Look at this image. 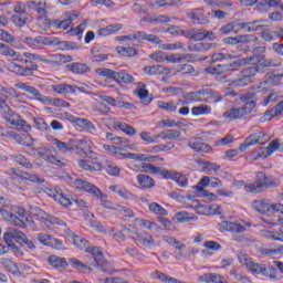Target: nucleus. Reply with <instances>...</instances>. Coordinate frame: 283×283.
I'll list each match as a JSON object with an SVG mask.
<instances>
[{"instance_id":"obj_21","label":"nucleus","mask_w":283,"mask_h":283,"mask_svg":"<svg viewBox=\"0 0 283 283\" xmlns=\"http://www.w3.org/2000/svg\"><path fill=\"white\" fill-rule=\"evenodd\" d=\"M36 156L43 158V160H48L51 165H59L61 166V160H59L54 155H52V150L48 147H42L36 150Z\"/></svg>"},{"instance_id":"obj_50","label":"nucleus","mask_w":283,"mask_h":283,"mask_svg":"<svg viewBox=\"0 0 283 283\" xmlns=\"http://www.w3.org/2000/svg\"><path fill=\"white\" fill-rule=\"evenodd\" d=\"M75 149H81L84 154H87L92 149V144L85 138L74 140Z\"/></svg>"},{"instance_id":"obj_55","label":"nucleus","mask_w":283,"mask_h":283,"mask_svg":"<svg viewBox=\"0 0 283 283\" xmlns=\"http://www.w3.org/2000/svg\"><path fill=\"white\" fill-rule=\"evenodd\" d=\"M158 222L165 231H176V226L174 224V221L167 218L159 217Z\"/></svg>"},{"instance_id":"obj_24","label":"nucleus","mask_w":283,"mask_h":283,"mask_svg":"<svg viewBox=\"0 0 283 283\" xmlns=\"http://www.w3.org/2000/svg\"><path fill=\"white\" fill-rule=\"evenodd\" d=\"M0 264L2 268L6 269V271L11 273L12 275H15V277H19V275H21V271H19V266H17V263H14V261H12L11 259L2 258L0 260Z\"/></svg>"},{"instance_id":"obj_15","label":"nucleus","mask_w":283,"mask_h":283,"mask_svg":"<svg viewBox=\"0 0 283 283\" xmlns=\"http://www.w3.org/2000/svg\"><path fill=\"white\" fill-rule=\"evenodd\" d=\"M3 118L9 125H13V127H25V129H30V126H28V123L19 114H15L10 109V106L2 113Z\"/></svg>"},{"instance_id":"obj_49","label":"nucleus","mask_w":283,"mask_h":283,"mask_svg":"<svg viewBox=\"0 0 283 283\" xmlns=\"http://www.w3.org/2000/svg\"><path fill=\"white\" fill-rule=\"evenodd\" d=\"M117 83H134V76L127 72H115V78Z\"/></svg>"},{"instance_id":"obj_61","label":"nucleus","mask_w":283,"mask_h":283,"mask_svg":"<svg viewBox=\"0 0 283 283\" xmlns=\"http://www.w3.org/2000/svg\"><path fill=\"white\" fill-rule=\"evenodd\" d=\"M260 67L262 66H252V67H248V69H244L241 74H243L245 77L249 78V81H251V78H253V76H255L258 74V72H260Z\"/></svg>"},{"instance_id":"obj_8","label":"nucleus","mask_w":283,"mask_h":283,"mask_svg":"<svg viewBox=\"0 0 283 283\" xmlns=\"http://www.w3.org/2000/svg\"><path fill=\"white\" fill-rule=\"evenodd\" d=\"M116 146L103 145V149L109 156H114L116 158V154H123L125 149H130V151H138V144L123 137H117Z\"/></svg>"},{"instance_id":"obj_11","label":"nucleus","mask_w":283,"mask_h":283,"mask_svg":"<svg viewBox=\"0 0 283 283\" xmlns=\"http://www.w3.org/2000/svg\"><path fill=\"white\" fill-rule=\"evenodd\" d=\"M256 181L254 184L244 186V191L248 193H260L264 187H275L277 185L275 179L266 177L264 174L259 172L256 176Z\"/></svg>"},{"instance_id":"obj_32","label":"nucleus","mask_w":283,"mask_h":283,"mask_svg":"<svg viewBox=\"0 0 283 283\" xmlns=\"http://www.w3.org/2000/svg\"><path fill=\"white\" fill-rule=\"evenodd\" d=\"M188 18L191 19L192 21H196L200 25H205L209 23V19L205 17V12L202 11V9H197L192 12H189Z\"/></svg>"},{"instance_id":"obj_27","label":"nucleus","mask_w":283,"mask_h":283,"mask_svg":"<svg viewBox=\"0 0 283 283\" xmlns=\"http://www.w3.org/2000/svg\"><path fill=\"white\" fill-rule=\"evenodd\" d=\"M198 282H205V283H223L224 276L218 274V273H206L200 276H198Z\"/></svg>"},{"instance_id":"obj_4","label":"nucleus","mask_w":283,"mask_h":283,"mask_svg":"<svg viewBox=\"0 0 283 283\" xmlns=\"http://www.w3.org/2000/svg\"><path fill=\"white\" fill-rule=\"evenodd\" d=\"M23 56H25V59L23 57H17V61H20L21 63H24L25 65H28V63H30V66L23 67L19 64H17L15 62H10L7 64V70H9V72H12L13 74H17L18 76H31V74L33 72H36L38 66L34 62L32 61H36V59H39V56L32 54V53H23Z\"/></svg>"},{"instance_id":"obj_33","label":"nucleus","mask_w":283,"mask_h":283,"mask_svg":"<svg viewBox=\"0 0 283 283\" xmlns=\"http://www.w3.org/2000/svg\"><path fill=\"white\" fill-rule=\"evenodd\" d=\"M50 266L54 269H67L69 264L65 258H60L57 255H51L48 260Z\"/></svg>"},{"instance_id":"obj_26","label":"nucleus","mask_w":283,"mask_h":283,"mask_svg":"<svg viewBox=\"0 0 283 283\" xmlns=\"http://www.w3.org/2000/svg\"><path fill=\"white\" fill-rule=\"evenodd\" d=\"M174 220L179 224H185V222H191V221L198 220V217L191 212L179 211L175 213Z\"/></svg>"},{"instance_id":"obj_51","label":"nucleus","mask_w":283,"mask_h":283,"mask_svg":"<svg viewBox=\"0 0 283 283\" xmlns=\"http://www.w3.org/2000/svg\"><path fill=\"white\" fill-rule=\"evenodd\" d=\"M260 23H264V20L249 22V23H241L240 28L241 30H244L245 32H255V30H259V28H262Z\"/></svg>"},{"instance_id":"obj_47","label":"nucleus","mask_w":283,"mask_h":283,"mask_svg":"<svg viewBox=\"0 0 283 283\" xmlns=\"http://www.w3.org/2000/svg\"><path fill=\"white\" fill-rule=\"evenodd\" d=\"M164 32H167L168 34H171L172 36L182 35L186 36V39H191V36L187 35L188 32H191V30H182L176 25H170L165 30Z\"/></svg>"},{"instance_id":"obj_20","label":"nucleus","mask_w":283,"mask_h":283,"mask_svg":"<svg viewBox=\"0 0 283 283\" xmlns=\"http://www.w3.org/2000/svg\"><path fill=\"white\" fill-rule=\"evenodd\" d=\"M187 36H190L192 41H205L208 39L209 41H214L216 33L213 31H203L200 32L197 29H191L190 32L186 33Z\"/></svg>"},{"instance_id":"obj_30","label":"nucleus","mask_w":283,"mask_h":283,"mask_svg":"<svg viewBox=\"0 0 283 283\" xmlns=\"http://www.w3.org/2000/svg\"><path fill=\"white\" fill-rule=\"evenodd\" d=\"M277 116H283V102L279 103L272 109L268 111L263 115L262 120L263 122L271 120L272 118H275Z\"/></svg>"},{"instance_id":"obj_60","label":"nucleus","mask_w":283,"mask_h":283,"mask_svg":"<svg viewBox=\"0 0 283 283\" xmlns=\"http://www.w3.org/2000/svg\"><path fill=\"white\" fill-rule=\"evenodd\" d=\"M36 238H38V242H40V244H43V247H50V244H52V240L54 237H52L48 233H38Z\"/></svg>"},{"instance_id":"obj_62","label":"nucleus","mask_w":283,"mask_h":283,"mask_svg":"<svg viewBox=\"0 0 283 283\" xmlns=\"http://www.w3.org/2000/svg\"><path fill=\"white\" fill-rule=\"evenodd\" d=\"M160 70H163V65H151V66L144 67V72L148 76H156L157 74H160Z\"/></svg>"},{"instance_id":"obj_17","label":"nucleus","mask_w":283,"mask_h":283,"mask_svg":"<svg viewBox=\"0 0 283 283\" xmlns=\"http://www.w3.org/2000/svg\"><path fill=\"white\" fill-rule=\"evenodd\" d=\"M49 196L59 202L62 207H72V200L67 196V193L63 192V190L55 188L48 190Z\"/></svg>"},{"instance_id":"obj_43","label":"nucleus","mask_w":283,"mask_h":283,"mask_svg":"<svg viewBox=\"0 0 283 283\" xmlns=\"http://www.w3.org/2000/svg\"><path fill=\"white\" fill-rule=\"evenodd\" d=\"M69 70L73 72V74H87L90 66L83 63H72L69 65Z\"/></svg>"},{"instance_id":"obj_48","label":"nucleus","mask_w":283,"mask_h":283,"mask_svg":"<svg viewBox=\"0 0 283 283\" xmlns=\"http://www.w3.org/2000/svg\"><path fill=\"white\" fill-rule=\"evenodd\" d=\"M148 209L150 211V213H154L155 216H168L169 212H167L166 209L163 208V206H160L159 203L157 202H150L148 205Z\"/></svg>"},{"instance_id":"obj_31","label":"nucleus","mask_w":283,"mask_h":283,"mask_svg":"<svg viewBox=\"0 0 283 283\" xmlns=\"http://www.w3.org/2000/svg\"><path fill=\"white\" fill-rule=\"evenodd\" d=\"M28 7L31 10H35L40 17L48 15V3L45 2L29 1Z\"/></svg>"},{"instance_id":"obj_7","label":"nucleus","mask_w":283,"mask_h":283,"mask_svg":"<svg viewBox=\"0 0 283 283\" xmlns=\"http://www.w3.org/2000/svg\"><path fill=\"white\" fill-rule=\"evenodd\" d=\"M30 213L33 216V218H36L39 222L42 224V227L50 228V224L54 226L57 224L59 227H66L67 223L65 221L49 214L48 212L43 211L41 208L36 206L30 207Z\"/></svg>"},{"instance_id":"obj_56","label":"nucleus","mask_w":283,"mask_h":283,"mask_svg":"<svg viewBox=\"0 0 283 283\" xmlns=\"http://www.w3.org/2000/svg\"><path fill=\"white\" fill-rule=\"evenodd\" d=\"M279 99H280V92L273 91L261 101V105L263 107H266L270 103H275V101H279Z\"/></svg>"},{"instance_id":"obj_54","label":"nucleus","mask_w":283,"mask_h":283,"mask_svg":"<svg viewBox=\"0 0 283 283\" xmlns=\"http://www.w3.org/2000/svg\"><path fill=\"white\" fill-rule=\"evenodd\" d=\"M116 52L118 56H136V49L130 46H116Z\"/></svg>"},{"instance_id":"obj_9","label":"nucleus","mask_w":283,"mask_h":283,"mask_svg":"<svg viewBox=\"0 0 283 283\" xmlns=\"http://www.w3.org/2000/svg\"><path fill=\"white\" fill-rule=\"evenodd\" d=\"M139 38L153 43L154 45H158L159 50H164L166 52H174L176 50H185V43L181 41H176L174 43H163L160 38L154 34H147L146 32L139 33Z\"/></svg>"},{"instance_id":"obj_45","label":"nucleus","mask_w":283,"mask_h":283,"mask_svg":"<svg viewBox=\"0 0 283 283\" xmlns=\"http://www.w3.org/2000/svg\"><path fill=\"white\" fill-rule=\"evenodd\" d=\"M191 209H195V211L199 213V216H211V212L209 211V206H205L198 200L192 201Z\"/></svg>"},{"instance_id":"obj_41","label":"nucleus","mask_w":283,"mask_h":283,"mask_svg":"<svg viewBox=\"0 0 283 283\" xmlns=\"http://www.w3.org/2000/svg\"><path fill=\"white\" fill-rule=\"evenodd\" d=\"M27 92L28 94L33 95L34 101H39V103L48 104L50 101L49 96L41 94V92H39V90H36V87L34 86H29V90Z\"/></svg>"},{"instance_id":"obj_1","label":"nucleus","mask_w":283,"mask_h":283,"mask_svg":"<svg viewBox=\"0 0 283 283\" xmlns=\"http://www.w3.org/2000/svg\"><path fill=\"white\" fill-rule=\"evenodd\" d=\"M65 237L67 240L72 241L74 247L76 249H80V251H85L86 253H92L95 263H93V266H97L98 269H102L104 273H114V269L112 268V263L107 262L105 258L103 256V251L101 248H90L87 247V241L85 239H82L81 237L74 234L70 229H66L64 231Z\"/></svg>"},{"instance_id":"obj_5","label":"nucleus","mask_w":283,"mask_h":283,"mask_svg":"<svg viewBox=\"0 0 283 283\" xmlns=\"http://www.w3.org/2000/svg\"><path fill=\"white\" fill-rule=\"evenodd\" d=\"M65 180L66 182H69V185H71V187L76 189V191H85L86 193H90L94 198H103V191H101L99 188L96 187V185L87 181V179L65 175Z\"/></svg>"},{"instance_id":"obj_29","label":"nucleus","mask_w":283,"mask_h":283,"mask_svg":"<svg viewBox=\"0 0 283 283\" xmlns=\"http://www.w3.org/2000/svg\"><path fill=\"white\" fill-rule=\"evenodd\" d=\"M123 30V24L117 23V24H109L107 27L101 28L97 31V34L99 36H109V34H116V32H120Z\"/></svg>"},{"instance_id":"obj_57","label":"nucleus","mask_w":283,"mask_h":283,"mask_svg":"<svg viewBox=\"0 0 283 283\" xmlns=\"http://www.w3.org/2000/svg\"><path fill=\"white\" fill-rule=\"evenodd\" d=\"M251 80H249L248 77H245L242 73H241V77L233 80L230 85L232 87H247V85H250Z\"/></svg>"},{"instance_id":"obj_19","label":"nucleus","mask_w":283,"mask_h":283,"mask_svg":"<svg viewBox=\"0 0 283 283\" xmlns=\"http://www.w3.org/2000/svg\"><path fill=\"white\" fill-rule=\"evenodd\" d=\"M163 178L165 180H174L179 185V187H187L189 181L187 180V176H185L182 172H176L174 170H168L165 168Z\"/></svg>"},{"instance_id":"obj_18","label":"nucleus","mask_w":283,"mask_h":283,"mask_svg":"<svg viewBox=\"0 0 283 283\" xmlns=\"http://www.w3.org/2000/svg\"><path fill=\"white\" fill-rule=\"evenodd\" d=\"M77 165L80 169H84V171H101V169H103V165L98 163V159L93 157L80 159Z\"/></svg>"},{"instance_id":"obj_64","label":"nucleus","mask_w":283,"mask_h":283,"mask_svg":"<svg viewBox=\"0 0 283 283\" xmlns=\"http://www.w3.org/2000/svg\"><path fill=\"white\" fill-rule=\"evenodd\" d=\"M0 94H1V96H4L6 98H19V96H23V95H19L17 93V91L12 87L2 88V92Z\"/></svg>"},{"instance_id":"obj_35","label":"nucleus","mask_w":283,"mask_h":283,"mask_svg":"<svg viewBox=\"0 0 283 283\" xmlns=\"http://www.w3.org/2000/svg\"><path fill=\"white\" fill-rule=\"evenodd\" d=\"M52 90L55 94H74V92H76V88L70 84L53 85Z\"/></svg>"},{"instance_id":"obj_52","label":"nucleus","mask_w":283,"mask_h":283,"mask_svg":"<svg viewBox=\"0 0 283 283\" xmlns=\"http://www.w3.org/2000/svg\"><path fill=\"white\" fill-rule=\"evenodd\" d=\"M261 39H263V41L271 42L275 41V39H280V34L277 31L265 29L261 32Z\"/></svg>"},{"instance_id":"obj_13","label":"nucleus","mask_w":283,"mask_h":283,"mask_svg":"<svg viewBox=\"0 0 283 283\" xmlns=\"http://www.w3.org/2000/svg\"><path fill=\"white\" fill-rule=\"evenodd\" d=\"M243 61H245V65H249L252 63V65H256L258 67H280L282 65V62L277 59H264V55H253L250 57H243Z\"/></svg>"},{"instance_id":"obj_39","label":"nucleus","mask_w":283,"mask_h":283,"mask_svg":"<svg viewBox=\"0 0 283 283\" xmlns=\"http://www.w3.org/2000/svg\"><path fill=\"white\" fill-rule=\"evenodd\" d=\"M142 169L145 174H154L155 176H161V178L165 174V168L156 167L151 164H143Z\"/></svg>"},{"instance_id":"obj_3","label":"nucleus","mask_w":283,"mask_h":283,"mask_svg":"<svg viewBox=\"0 0 283 283\" xmlns=\"http://www.w3.org/2000/svg\"><path fill=\"white\" fill-rule=\"evenodd\" d=\"M8 200L6 198L0 197V214L2 216L3 220L10 222L13 227H19V229H31L32 231H36V223L32 220V217H28L25 214V209L21 207H13V212H9L3 208L8 207Z\"/></svg>"},{"instance_id":"obj_59","label":"nucleus","mask_w":283,"mask_h":283,"mask_svg":"<svg viewBox=\"0 0 283 283\" xmlns=\"http://www.w3.org/2000/svg\"><path fill=\"white\" fill-rule=\"evenodd\" d=\"M245 269L251 271L252 273L256 275H262V271L264 270V265H260L258 263H253V261H250L247 263Z\"/></svg>"},{"instance_id":"obj_38","label":"nucleus","mask_w":283,"mask_h":283,"mask_svg":"<svg viewBox=\"0 0 283 283\" xmlns=\"http://www.w3.org/2000/svg\"><path fill=\"white\" fill-rule=\"evenodd\" d=\"M226 45H238V43H249V36L247 35H237L228 36L222 40Z\"/></svg>"},{"instance_id":"obj_63","label":"nucleus","mask_w":283,"mask_h":283,"mask_svg":"<svg viewBox=\"0 0 283 283\" xmlns=\"http://www.w3.org/2000/svg\"><path fill=\"white\" fill-rule=\"evenodd\" d=\"M218 169H220V166L216 163H211V161H202L201 163L202 171H218Z\"/></svg>"},{"instance_id":"obj_25","label":"nucleus","mask_w":283,"mask_h":283,"mask_svg":"<svg viewBox=\"0 0 283 283\" xmlns=\"http://www.w3.org/2000/svg\"><path fill=\"white\" fill-rule=\"evenodd\" d=\"M271 140V136L266 133H256L248 137L249 145H264Z\"/></svg>"},{"instance_id":"obj_53","label":"nucleus","mask_w":283,"mask_h":283,"mask_svg":"<svg viewBox=\"0 0 283 283\" xmlns=\"http://www.w3.org/2000/svg\"><path fill=\"white\" fill-rule=\"evenodd\" d=\"M210 182H211V178L205 176V177H202V178L200 179V181L198 182V185H196V186L192 187V189H196V191H197L198 193H205V191H207V190L205 189V187H209Z\"/></svg>"},{"instance_id":"obj_14","label":"nucleus","mask_w":283,"mask_h":283,"mask_svg":"<svg viewBox=\"0 0 283 283\" xmlns=\"http://www.w3.org/2000/svg\"><path fill=\"white\" fill-rule=\"evenodd\" d=\"M105 125L107 127H113V129H119L123 134L127 136H136V128L129 126L127 123L120 122L116 118H105Z\"/></svg>"},{"instance_id":"obj_46","label":"nucleus","mask_w":283,"mask_h":283,"mask_svg":"<svg viewBox=\"0 0 283 283\" xmlns=\"http://www.w3.org/2000/svg\"><path fill=\"white\" fill-rule=\"evenodd\" d=\"M280 3H282L281 0H261L258 8L261 12H264V10H269V8H279Z\"/></svg>"},{"instance_id":"obj_12","label":"nucleus","mask_w":283,"mask_h":283,"mask_svg":"<svg viewBox=\"0 0 283 283\" xmlns=\"http://www.w3.org/2000/svg\"><path fill=\"white\" fill-rule=\"evenodd\" d=\"M243 65H247V60L242 57L231 64H219L217 66L207 67L205 72H207V74H224V72H235L238 67H242Z\"/></svg>"},{"instance_id":"obj_34","label":"nucleus","mask_w":283,"mask_h":283,"mask_svg":"<svg viewBox=\"0 0 283 283\" xmlns=\"http://www.w3.org/2000/svg\"><path fill=\"white\" fill-rule=\"evenodd\" d=\"M212 48H218V43H196V44H191L189 46V51L190 52H207L209 50H211Z\"/></svg>"},{"instance_id":"obj_22","label":"nucleus","mask_w":283,"mask_h":283,"mask_svg":"<svg viewBox=\"0 0 283 283\" xmlns=\"http://www.w3.org/2000/svg\"><path fill=\"white\" fill-rule=\"evenodd\" d=\"M252 207L253 209H255V211L265 216L262 218L263 222L264 220H273L276 218V217L269 218L270 203H266L264 200L253 201Z\"/></svg>"},{"instance_id":"obj_40","label":"nucleus","mask_w":283,"mask_h":283,"mask_svg":"<svg viewBox=\"0 0 283 283\" xmlns=\"http://www.w3.org/2000/svg\"><path fill=\"white\" fill-rule=\"evenodd\" d=\"M135 227H139L140 229H148V231H151V229H158V224H156V222L140 218L135 219Z\"/></svg>"},{"instance_id":"obj_42","label":"nucleus","mask_w":283,"mask_h":283,"mask_svg":"<svg viewBox=\"0 0 283 283\" xmlns=\"http://www.w3.org/2000/svg\"><path fill=\"white\" fill-rule=\"evenodd\" d=\"M191 114L192 116H205L207 114H211V106L206 104L193 106L191 108Z\"/></svg>"},{"instance_id":"obj_58","label":"nucleus","mask_w":283,"mask_h":283,"mask_svg":"<svg viewBox=\"0 0 283 283\" xmlns=\"http://www.w3.org/2000/svg\"><path fill=\"white\" fill-rule=\"evenodd\" d=\"M106 172L108 176L118 177L120 176V167H118L116 164L109 161L105 167Z\"/></svg>"},{"instance_id":"obj_28","label":"nucleus","mask_w":283,"mask_h":283,"mask_svg":"<svg viewBox=\"0 0 283 283\" xmlns=\"http://www.w3.org/2000/svg\"><path fill=\"white\" fill-rule=\"evenodd\" d=\"M137 90V96L142 103V105H149L151 101H154V97L149 95V91L145 88V84H139Z\"/></svg>"},{"instance_id":"obj_16","label":"nucleus","mask_w":283,"mask_h":283,"mask_svg":"<svg viewBox=\"0 0 283 283\" xmlns=\"http://www.w3.org/2000/svg\"><path fill=\"white\" fill-rule=\"evenodd\" d=\"M222 229L224 231H230L232 233H244L249 227H251V223L244 221V220H239V221H223L221 223Z\"/></svg>"},{"instance_id":"obj_36","label":"nucleus","mask_w":283,"mask_h":283,"mask_svg":"<svg viewBox=\"0 0 283 283\" xmlns=\"http://www.w3.org/2000/svg\"><path fill=\"white\" fill-rule=\"evenodd\" d=\"M262 255H280L283 253L282 244H271L269 248H261Z\"/></svg>"},{"instance_id":"obj_6","label":"nucleus","mask_w":283,"mask_h":283,"mask_svg":"<svg viewBox=\"0 0 283 283\" xmlns=\"http://www.w3.org/2000/svg\"><path fill=\"white\" fill-rule=\"evenodd\" d=\"M21 240H25V233L21 230L8 228L3 233V242L10 247L17 258H22L23 255L22 251L17 247V242H21Z\"/></svg>"},{"instance_id":"obj_10","label":"nucleus","mask_w":283,"mask_h":283,"mask_svg":"<svg viewBox=\"0 0 283 283\" xmlns=\"http://www.w3.org/2000/svg\"><path fill=\"white\" fill-rule=\"evenodd\" d=\"M265 224H271L272 227H277L281 224L279 231L275 230H260L261 238H265V240H276V242H283V219L274 218V219H263Z\"/></svg>"},{"instance_id":"obj_44","label":"nucleus","mask_w":283,"mask_h":283,"mask_svg":"<svg viewBox=\"0 0 283 283\" xmlns=\"http://www.w3.org/2000/svg\"><path fill=\"white\" fill-rule=\"evenodd\" d=\"M137 182L144 189H151L155 185L154 179L147 175H137Z\"/></svg>"},{"instance_id":"obj_23","label":"nucleus","mask_w":283,"mask_h":283,"mask_svg":"<svg viewBox=\"0 0 283 283\" xmlns=\"http://www.w3.org/2000/svg\"><path fill=\"white\" fill-rule=\"evenodd\" d=\"M52 145L57 147L59 151L62 154H69V151H74L76 149V145H74V139H71L69 143L61 142L59 139H52Z\"/></svg>"},{"instance_id":"obj_37","label":"nucleus","mask_w":283,"mask_h":283,"mask_svg":"<svg viewBox=\"0 0 283 283\" xmlns=\"http://www.w3.org/2000/svg\"><path fill=\"white\" fill-rule=\"evenodd\" d=\"M184 102H179V103H174V102H164V101H158L157 102V107H159V109H165L166 112H172L176 113L178 112V105H182Z\"/></svg>"},{"instance_id":"obj_2","label":"nucleus","mask_w":283,"mask_h":283,"mask_svg":"<svg viewBox=\"0 0 283 283\" xmlns=\"http://www.w3.org/2000/svg\"><path fill=\"white\" fill-rule=\"evenodd\" d=\"M242 106H232L223 113L226 120H244L247 118H253V113L258 107V99H255V93H244L240 96Z\"/></svg>"}]
</instances>
